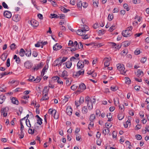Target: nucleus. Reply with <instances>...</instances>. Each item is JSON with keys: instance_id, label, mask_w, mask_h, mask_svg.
I'll use <instances>...</instances> for the list:
<instances>
[{"instance_id": "39", "label": "nucleus", "mask_w": 149, "mask_h": 149, "mask_svg": "<svg viewBox=\"0 0 149 149\" xmlns=\"http://www.w3.org/2000/svg\"><path fill=\"white\" fill-rule=\"evenodd\" d=\"M47 94H45L44 96H43L42 99H41V100H47L48 99L49 97L47 96Z\"/></svg>"}, {"instance_id": "20", "label": "nucleus", "mask_w": 149, "mask_h": 149, "mask_svg": "<svg viewBox=\"0 0 149 149\" xmlns=\"http://www.w3.org/2000/svg\"><path fill=\"white\" fill-rule=\"evenodd\" d=\"M19 17L18 15H14L13 17V21L15 22H17L19 20Z\"/></svg>"}, {"instance_id": "51", "label": "nucleus", "mask_w": 149, "mask_h": 149, "mask_svg": "<svg viewBox=\"0 0 149 149\" xmlns=\"http://www.w3.org/2000/svg\"><path fill=\"white\" fill-rule=\"evenodd\" d=\"M95 119V116L94 114H93L91 115L90 119L91 121Z\"/></svg>"}, {"instance_id": "17", "label": "nucleus", "mask_w": 149, "mask_h": 149, "mask_svg": "<svg viewBox=\"0 0 149 149\" xmlns=\"http://www.w3.org/2000/svg\"><path fill=\"white\" fill-rule=\"evenodd\" d=\"M86 88V86L83 83L80 84L78 88V90L79 91H80L79 89H81L84 90Z\"/></svg>"}, {"instance_id": "15", "label": "nucleus", "mask_w": 149, "mask_h": 149, "mask_svg": "<svg viewBox=\"0 0 149 149\" xmlns=\"http://www.w3.org/2000/svg\"><path fill=\"white\" fill-rule=\"evenodd\" d=\"M81 29H79L77 31V34L79 35L82 36L84 34H85L86 33L83 31L82 27H81Z\"/></svg>"}, {"instance_id": "23", "label": "nucleus", "mask_w": 149, "mask_h": 149, "mask_svg": "<svg viewBox=\"0 0 149 149\" xmlns=\"http://www.w3.org/2000/svg\"><path fill=\"white\" fill-rule=\"evenodd\" d=\"M136 75L137 76L139 77L140 76L142 77L143 75V72L142 71H140V70H139L137 72Z\"/></svg>"}, {"instance_id": "54", "label": "nucleus", "mask_w": 149, "mask_h": 149, "mask_svg": "<svg viewBox=\"0 0 149 149\" xmlns=\"http://www.w3.org/2000/svg\"><path fill=\"white\" fill-rule=\"evenodd\" d=\"M141 128V126L140 124H138L135 127V130H138L140 129Z\"/></svg>"}, {"instance_id": "64", "label": "nucleus", "mask_w": 149, "mask_h": 149, "mask_svg": "<svg viewBox=\"0 0 149 149\" xmlns=\"http://www.w3.org/2000/svg\"><path fill=\"white\" fill-rule=\"evenodd\" d=\"M34 79V78L33 76H30L28 80L30 81H33Z\"/></svg>"}, {"instance_id": "14", "label": "nucleus", "mask_w": 149, "mask_h": 149, "mask_svg": "<svg viewBox=\"0 0 149 149\" xmlns=\"http://www.w3.org/2000/svg\"><path fill=\"white\" fill-rule=\"evenodd\" d=\"M130 33L127 30H126L123 31L122 32V35L125 37H127L130 36Z\"/></svg>"}, {"instance_id": "56", "label": "nucleus", "mask_w": 149, "mask_h": 149, "mask_svg": "<svg viewBox=\"0 0 149 149\" xmlns=\"http://www.w3.org/2000/svg\"><path fill=\"white\" fill-rule=\"evenodd\" d=\"M123 7L125 8L126 9V10L127 11H128L129 10V9L128 8V5L127 4H124Z\"/></svg>"}, {"instance_id": "28", "label": "nucleus", "mask_w": 149, "mask_h": 149, "mask_svg": "<svg viewBox=\"0 0 149 149\" xmlns=\"http://www.w3.org/2000/svg\"><path fill=\"white\" fill-rule=\"evenodd\" d=\"M72 62L71 61H68L66 63V65L67 68H70L72 65Z\"/></svg>"}, {"instance_id": "41", "label": "nucleus", "mask_w": 149, "mask_h": 149, "mask_svg": "<svg viewBox=\"0 0 149 149\" xmlns=\"http://www.w3.org/2000/svg\"><path fill=\"white\" fill-rule=\"evenodd\" d=\"M83 26L84 27H82L83 28V30L85 32V33L86 31L89 30V28L87 26L84 25V26Z\"/></svg>"}, {"instance_id": "30", "label": "nucleus", "mask_w": 149, "mask_h": 149, "mask_svg": "<svg viewBox=\"0 0 149 149\" xmlns=\"http://www.w3.org/2000/svg\"><path fill=\"white\" fill-rule=\"evenodd\" d=\"M47 86L45 87L44 90L43 91V95H44V93H45V94H47V95L48 94V92L49 90V89H47Z\"/></svg>"}, {"instance_id": "46", "label": "nucleus", "mask_w": 149, "mask_h": 149, "mask_svg": "<svg viewBox=\"0 0 149 149\" xmlns=\"http://www.w3.org/2000/svg\"><path fill=\"white\" fill-rule=\"evenodd\" d=\"M78 86H76L75 85H73L71 87V89L74 91L75 90L77 89Z\"/></svg>"}, {"instance_id": "48", "label": "nucleus", "mask_w": 149, "mask_h": 149, "mask_svg": "<svg viewBox=\"0 0 149 149\" xmlns=\"http://www.w3.org/2000/svg\"><path fill=\"white\" fill-rule=\"evenodd\" d=\"M113 16L112 15H111L110 14H109L108 19V20H109L110 21L112 20L113 19Z\"/></svg>"}, {"instance_id": "5", "label": "nucleus", "mask_w": 149, "mask_h": 149, "mask_svg": "<svg viewBox=\"0 0 149 149\" xmlns=\"http://www.w3.org/2000/svg\"><path fill=\"white\" fill-rule=\"evenodd\" d=\"M9 108L8 107L2 108L1 110V113L2 115L4 117H6L7 115V111L9 110Z\"/></svg>"}, {"instance_id": "29", "label": "nucleus", "mask_w": 149, "mask_h": 149, "mask_svg": "<svg viewBox=\"0 0 149 149\" xmlns=\"http://www.w3.org/2000/svg\"><path fill=\"white\" fill-rule=\"evenodd\" d=\"M7 55L5 54H3L1 55V58L3 60V61H4L6 60L7 57Z\"/></svg>"}, {"instance_id": "61", "label": "nucleus", "mask_w": 149, "mask_h": 149, "mask_svg": "<svg viewBox=\"0 0 149 149\" xmlns=\"http://www.w3.org/2000/svg\"><path fill=\"white\" fill-rule=\"evenodd\" d=\"M42 120L41 118L40 119H38L37 120V123H38L39 125H41L42 123Z\"/></svg>"}, {"instance_id": "1", "label": "nucleus", "mask_w": 149, "mask_h": 149, "mask_svg": "<svg viewBox=\"0 0 149 149\" xmlns=\"http://www.w3.org/2000/svg\"><path fill=\"white\" fill-rule=\"evenodd\" d=\"M68 46H78L79 47H83L84 46H90L92 47L96 46L97 47H102L104 46V43H82L81 42H79L78 43L77 41H75L73 43L72 41L70 40L69 41V42L68 43Z\"/></svg>"}, {"instance_id": "18", "label": "nucleus", "mask_w": 149, "mask_h": 149, "mask_svg": "<svg viewBox=\"0 0 149 149\" xmlns=\"http://www.w3.org/2000/svg\"><path fill=\"white\" fill-rule=\"evenodd\" d=\"M25 54L26 56L29 57L31 55V51L30 49L28 48L26 49V51H25Z\"/></svg>"}, {"instance_id": "11", "label": "nucleus", "mask_w": 149, "mask_h": 149, "mask_svg": "<svg viewBox=\"0 0 149 149\" xmlns=\"http://www.w3.org/2000/svg\"><path fill=\"white\" fill-rule=\"evenodd\" d=\"M32 64L30 63L29 61H26L24 64V66L26 68L29 69L32 67Z\"/></svg>"}, {"instance_id": "2", "label": "nucleus", "mask_w": 149, "mask_h": 149, "mask_svg": "<svg viewBox=\"0 0 149 149\" xmlns=\"http://www.w3.org/2000/svg\"><path fill=\"white\" fill-rule=\"evenodd\" d=\"M117 67L120 73L124 74L126 73V71L125 70V68L123 64L118 63L117 65Z\"/></svg>"}, {"instance_id": "62", "label": "nucleus", "mask_w": 149, "mask_h": 149, "mask_svg": "<svg viewBox=\"0 0 149 149\" xmlns=\"http://www.w3.org/2000/svg\"><path fill=\"white\" fill-rule=\"evenodd\" d=\"M76 59H78L79 60V58H77L74 57V56L70 58V61H74Z\"/></svg>"}, {"instance_id": "4", "label": "nucleus", "mask_w": 149, "mask_h": 149, "mask_svg": "<svg viewBox=\"0 0 149 149\" xmlns=\"http://www.w3.org/2000/svg\"><path fill=\"white\" fill-rule=\"evenodd\" d=\"M48 44L47 41H43L40 40L35 44V47H43Z\"/></svg>"}, {"instance_id": "44", "label": "nucleus", "mask_w": 149, "mask_h": 149, "mask_svg": "<svg viewBox=\"0 0 149 149\" xmlns=\"http://www.w3.org/2000/svg\"><path fill=\"white\" fill-rule=\"evenodd\" d=\"M26 123L27 126L29 127H31V125L30 123L29 120L27 119L26 121Z\"/></svg>"}, {"instance_id": "33", "label": "nucleus", "mask_w": 149, "mask_h": 149, "mask_svg": "<svg viewBox=\"0 0 149 149\" xmlns=\"http://www.w3.org/2000/svg\"><path fill=\"white\" fill-rule=\"evenodd\" d=\"M24 53H25L24 50L22 48L19 53L20 55L21 56H23L24 55Z\"/></svg>"}, {"instance_id": "22", "label": "nucleus", "mask_w": 149, "mask_h": 149, "mask_svg": "<svg viewBox=\"0 0 149 149\" xmlns=\"http://www.w3.org/2000/svg\"><path fill=\"white\" fill-rule=\"evenodd\" d=\"M68 76V73L67 72L66 70H64L61 76L62 77L64 78V79H67V78L66 77Z\"/></svg>"}, {"instance_id": "60", "label": "nucleus", "mask_w": 149, "mask_h": 149, "mask_svg": "<svg viewBox=\"0 0 149 149\" xmlns=\"http://www.w3.org/2000/svg\"><path fill=\"white\" fill-rule=\"evenodd\" d=\"M134 54L135 55H138L140 53V50L139 49H136L134 52Z\"/></svg>"}, {"instance_id": "49", "label": "nucleus", "mask_w": 149, "mask_h": 149, "mask_svg": "<svg viewBox=\"0 0 149 149\" xmlns=\"http://www.w3.org/2000/svg\"><path fill=\"white\" fill-rule=\"evenodd\" d=\"M119 108L121 112H123L124 111V107L123 105H122V106L120 105L119 106Z\"/></svg>"}, {"instance_id": "37", "label": "nucleus", "mask_w": 149, "mask_h": 149, "mask_svg": "<svg viewBox=\"0 0 149 149\" xmlns=\"http://www.w3.org/2000/svg\"><path fill=\"white\" fill-rule=\"evenodd\" d=\"M113 91H116L117 89H118V87L115 86H111L110 88Z\"/></svg>"}, {"instance_id": "13", "label": "nucleus", "mask_w": 149, "mask_h": 149, "mask_svg": "<svg viewBox=\"0 0 149 149\" xmlns=\"http://www.w3.org/2000/svg\"><path fill=\"white\" fill-rule=\"evenodd\" d=\"M72 110L71 107L70 106H68L66 110V112L67 114L69 115H71L72 114Z\"/></svg>"}, {"instance_id": "58", "label": "nucleus", "mask_w": 149, "mask_h": 149, "mask_svg": "<svg viewBox=\"0 0 149 149\" xmlns=\"http://www.w3.org/2000/svg\"><path fill=\"white\" fill-rule=\"evenodd\" d=\"M2 5L3 7L5 8H8V6L7 4L4 2H3L2 3Z\"/></svg>"}, {"instance_id": "40", "label": "nucleus", "mask_w": 149, "mask_h": 149, "mask_svg": "<svg viewBox=\"0 0 149 149\" xmlns=\"http://www.w3.org/2000/svg\"><path fill=\"white\" fill-rule=\"evenodd\" d=\"M50 17L51 18H58L59 17V16H58L57 15L55 14H50Z\"/></svg>"}, {"instance_id": "53", "label": "nucleus", "mask_w": 149, "mask_h": 149, "mask_svg": "<svg viewBox=\"0 0 149 149\" xmlns=\"http://www.w3.org/2000/svg\"><path fill=\"white\" fill-rule=\"evenodd\" d=\"M21 132L20 134H19V135L20 136L19 138L20 139H22L24 136V133L23 132V130H20Z\"/></svg>"}, {"instance_id": "59", "label": "nucleus", "mask_w": 149, "mask_h": 149, "mask_svg": "<svg viewBox=\"0 0 149 149\" xmlns=\"http://www.w3.org/2000/svg\"><path fill=\"white\" fill-rule=\"evenodd\" d=\"M98 3V2H95L94 1L93 3V6L95 7H97L98 6L97 4Z\"/></svg>"}, {"instance_id": "12", "label": "nucleus", "mask_w": 149, "mask_h": 149, "mask_svg": "<svg viewBox=\"0 0 149 149\" xmlns=\"http://www.w3.org/2000/svg\"><path fill=\"white\" fill-rule=\"evenodd\" d=\"M30 22L31 25L33 27L37 26L39 25L38 22L34 19L31 20Z\"/></svg>"}, {"instance_id": "7", "label": "nucleus", "mask_w": 149, "mask_h": 149, "mask_svg": "<svg viewBox=\"0 0 149 149\" xmlns=\"http://www.w3.org/2000/svg\"><path fill=\"white\" fill-rule=\"evenodd\" d=\"M111 60L110 58H104V60L105 61L104 63V66L106 67L108 66L109 65V62Z\"/></svg>"}, {"instance_id": "45", "label": "nucleus", "mask_w": 149, "mask_h": 149, "mask_svg": "<svg viewBox=\"0 0 149 149\" xmlns=\"http://www.w3.org/2000/svg\"><path fill=\"white\" fill-rule=\"evenodd\" d=\"M41 79V78H40V77H38L36 78V79H34L33 81H34L35 83H37L39 82L40 81Z\"/></svg>"}, {"instance_id": "31", "label": "nucleus", "mask_w": 149, "mask_h": 149, "mask_svg": "<svg viewBox=\"0 0 149 149\" xmlns=\"http://www.w3.org/2000/svg\"><path fill=\"white\" fill-rule=\"evenodd\" d=\"M61 10L64 13H66L70 11L69 9H67L65 8H64L63 6L61 7Z\"/></svg>"}, {"instance_id": "38", "label": "nucleus", "mask_w": 149, "mask_h": 149, "mask_svg": "<svg viewBox=\"0 0 149 149\" xmlns=\"http://www.w3.org/2000/svg\"><path fill=\"white\" fill-rule=\"evenodd\" d=\"M87 103L88 109H92L93 108V104L90 102H87Z\"/></svg>"}, {"instance_id": "63", "label": "nucleus", "mask_w": 149, "mask_h": 149, "mask_svg": "<svg viewBox=\"0 0 149 149\" xmlns=\"http://www.w3.org/2000/svg\"><path fill=\"white\" fill-rule=\"evenodd\" d=\"M115 27V25H113L110 27L109 30L110 32H112L115 29L114 28Z\"/></svg>"}, {"instance_id": "36", "label": "nucleus", "mask_w": 149, "mask_h": 149, "mask_svg": "<svg viewBox=\"0 0 149 149\" xmlns=\"http://www.w3.org/2000/svg\"><path fill=\"white\" fill-rule=\"evenodd\" d=\"M125 81L126 84H129L130 83L131 80L129 78L125 77Z\"/></svg>"}, {"instance_id": "32", "label": "nucleus", "mask_w": 149, "mask_h": 149, "mask_svg": "<svg viewBox=\"0 0 149 149\" xmlns=\"http://www.w3.org/2000/svg\"><path fill=\"white\" fill-rule=\"evenodd\" d=\"M6 88L4 85L2 84L0 86V91L1 92H5L6 91Z\"/></svg>"}, {"instance_id": "42", "label": "nucleus", "mask_w": 149, "mask_h": 149, "mask_svg": "<svg viewBox=\"0 0 149 149\" xmlns=\"http://www.w3.org/2000/svg\"><path fill=\"white\" fill-rule=\"evenodd\" d=\"M56 111L54 109L52 110L51 109H49L48 111V113L50 114H52L53 113H56Z\"/></svg>"}, {"instance_id": "57", "label": "nucleus", "mask_w": 149, "mask_h": 149, "mask_svg": "<svg viewBox=\"0 0 149 149\" xmlns=\"http://www.w3.org/2000/svg\"><path fill=\"white\" fill-rule=\"evenodd\" d=\"M146 61V58L145 57H143L142 58L140 61L141 63H144Z\"/></svg>"}, {"instance_id": "27", "label": "nucleus", "mask_w": 149, "mask_h": 149, "mask_svg": "<svg viewBox=\"0 0 149 149\" xmlns=\"http://www.w3.org/2000/svg\"><path fill=\"white\" fill-rule=\"evenodd\" d=\"M105 127H104L103 130V133L105 135L108 134L109 132V127H107V129H104Z\"/></svg>"}, {"instance_id": "21", "label": "nucleus", "mask_w": 149, "mask_h": 149, "mask_svg": "<svg viewBox=\"0 0 149 149\" xmlns=\"http://www.w3.org/2000/svg\"><path fill=\"white\" fill-rule=\"evenodd\" d=\"M12 102L15 104L18 105L19 104V102L17 99L15 97H13L11 99Z\"/></svg>"}, {"instance_id": "8", "label": "nucleus", "mask_w": 149, "mask_h": 149, "mask_svg": "<svg viewBox=\"0 0 149 149\" xmlns=\"http://www.w3.org/2000/svg\"><path fill=\"white\" fill-rule=\"evenodd\" d=\"M84 66V62H82L81 61H79L77 63V68L81 69L83 68Z\"/></svg>"}, {"instance_id": "35", "label": "nucleus", "mask_w": 149, "mask_h": 149, "mask_svg": "<svg viewBox=\"0 0 149 149\" xmlns=\"http://www.w3.org/2000/svg\"><path fill=\"white\" fill-rule=\"evenodd\" d=\"M107 117L108 119V121H110L111 120V119L112 118V115H111V113H109L107 114Z\"/></svg>"}, {"instance_id": "52", "label": "nucleus", "mask_w": 149, "mask_h": 149, "mask_svg": "<svg viewBox=\"0 0 149 149\" xmlns=\"http://www.w3.org/2000/svg\"><path fill=\"white\" fill-rule=\"evenodd\" d=\"M84 98L83 97H81L80 98V100L79 101V103L81 104L84 102Z\"/></svg>"}, {"instance_id": "6", "label": "nucleus", "mask_w": 149, "mask_h": 149, "mask_svg": "<svg viewBox=\"0 0 149 149\" xmlns=\"http://www.w3.org/2000/svg\"><path fill=\"white\" fill-rule=\"evenodd\" d=\"M61 57H60L54 61L53 64H54V66H59L61 65L62 62L61 60Z\"/></svg>"}, {"instance_id": "3", "label": "nucleus", "mask_w": 149, "mask_h": 149, "mask_svg": "<svg viewBox=\"0 0 149 149\" xmlns=\"http://www.w3.org/2000/svg\"><path fill=\"white\" fill-rule=\"evenodd\" d=\"M84 72V70L83 69H81L80 70H79L75 73H74L73 74V76L75 77H77L80 75H83Z\"/></svg>"}, {"instance_id": "47", "label": "nucleus", "mask_w": 149, "mask_h": 149, "mask_svg": "<svg viewBox=\"0 0 149 149\" xmlns=\"http://www.w3.org/2000/svg\"><path fill=\"white\" fill-rule=\"evenodd\" d=\"M34 128L33 130L29 128L28 131V133L30 134H32L34 133Z\"/></svg>"}, {"instance_id": "16", "label": "nucleus", "mask_w": 149, "mask_h": 149, "mask_svg": "<svg viewBox=\"0 0 149 149\" xmlns=\"http://www.w3.org/2000/svg\"><path fill=\"white\" fill-rule=\"evenodd\" d=\"M68 47L69 48V49L68 50L71 51L72 52L74 51L79 49H81V50L84 49L83 47H74L73 48H72V47Z\"/></svg>"}, {"instance_id": "50", "label": "nucleus", "mask_w": 149, "mask_h": 149, "mask_svg": "<svg viewBox=\"0 0 149 149\" xmlns=\"http://www.w3.org/2000/svg\"><path fill=\"white\" fill-rule=\"evenodd\" d=\"M82 36V38L84 39H87L89 38V36L87 34H84Z\"/></svg>"}, {"instance_id": "34", "label": "nucleus", "mask_w": 149, "mask_h": 149, "mask_svg": "<svg viewBox=\"0 0 149 149\" xmlns=\"http://www.w3.org/2000/svg\"><path fill=\"white\" fill-rule=\"evenodd\" d=\"M88 110L86 107L84 106L82 108V112L84 114H85L87 112Z\"/></svg>"}, {"instance_id": "19", "label": "nucleus", "mask_w": 149, "mask_h": 149, "mask_svg": "<svg viewBox=\"0 0 149 149\" xmlns=\"http://www.w3.org/2000/svg\"><path fill=\"white\" fill-rule=\"evenodd\" d=\"M130 45V43L128 42H123L120 47H127Z\"/></svg>"}, {"instance_id": "24", "label": "nucleus", "mask_w": 149, "mask_h": 149, "mask_svg": "<svg viewBox=\"0 0 149 149\" xmlns=\"http://www.w3.org/2000/svg\"><path fill=\"white\" fill-rule=\"evenodd\" d=\"M13 59H15V61L17 63H19L20 61V60L19 58L18 57H17L16 55H14Z\"/></svg>"}, {"instance_id": "43", "label": "nucleus", "mask_w": 149, "mask_h": 149, "mask_svg": "<svg viewBox=\"0 0 149 149\" xmlns=\"http://www.w3.org/2000/svg\"><path fill=\"white\" fill-rule=\"evenodd\" d=\"M124 116L122 114H119L118 115V118L119 120H122L124 118Z\"/></svg>"}, {"instance_id": "55", "label": "nucleus", "mask_w": 149, "mask_h": 149, "mask_svg": "<svg viewBox=\"0 0 149 149\" xmlns=\"http://www.w3.org/2000/svg\"><path fill=\"white\" fill-rule=\"evenodd\" d=\"M135 136L138 140H140L142 139V137L140 134H136Z\"/></svg>"}, {"instance_id": "9", "label": "nucleus", "mask_w": 149, "mask_h": 149, "mask_svg": "<svg viewBox=\"0 0 149 149\" xmlns=\"http://www.w3.org/2000/svg\"><path fill=\"white\" fill-rule=\"evenodd\" d=\"M43 64L42 62H41L40 64H38L35 66V67L33 69V71H34L35 70H37L38 69L42 68L43 66Z\"/></svg>"}, {"instance_id": "26", "label": "nucleus", "mask_w": 149, "mask_h": 149, "mask_svg": "<svg viewBox=\"0 0 149 149\" xmlns=\"http://www.w3.org/2000/svg\"><path fill=\"white\" fill-rule=\"evenodd\" d=\"M6 99V97L5 96L1 95H0V104H2L4 101Z\"/></svg>"}, {"instance_id": "10", "label": "nucleus", "mask_w": 149, "mask_h": 149, "mask_svg": "<svg viewBox=\"0 0 149 149\" xmlns=\"http://www.w3.org/2000/svg\"><path fill=\"white\" fill-rule=\"evenodd\" d=\"M3 14L4 16L8 18H10L12 16L11 12L8 11H5Z\"/></svg>"}, {"instance_id": "25", "label": "nucleus", "mask_w": 149, "mask_h": 149, "mask_svg": "<svg viewBox=\"0 0 149 149\" xmlns=\"http://www.w3.org/2000/svg\"><path fill=\"white\" fill-rule=\"evenodd\" d=\"M107 46H116V47H119V45H117L116 44L112 42H109L107 43Z\"/></svg>"}]
</instances>
